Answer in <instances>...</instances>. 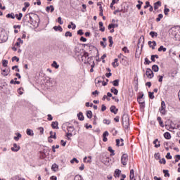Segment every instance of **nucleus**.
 Here are the masks:
<instances>
[{"instance_id": "nucleus-1", "label": "nucleus", "mask_w": 180, "mask_h": 180, "mask_svg": "<svg viewBox=\"0 0 180 180\" xmlns=\"http://www.w3.org/2000/svg\"><path fill=\"white\" fill-rule=\"evenodd\" d=\"M127 162H129V155L126 153H124L121 157V163L122 165H127Z\"/></svg>"}, {"instance_id": "nucleus-2", "label": "nucleus", "mask_w": 180, "mask_h": 180, "mask_svg": "<svg viewBox=\"0 0 180 180\" xmlns=\"http://www.w3.org/2000/svg\"><path fill=\"white\" fill-rule=\"evenodd\" d=\"M82 61L84 63V64L89 63V53H88V52H84L82 56Z\"/></svg>"}, {"instance_id": "nucleus-3", "label": "nucleus", "mask_w": 180, "mask_h": 180, "mask_svg": "<svg viewBox=\"0 0 180 180\" xmlns=\"http://www.w3.org/2000/svg\"><path fill=\"white\" fill-rule=\"evenodd\" d=\"M8 40V34L5 31H0V41L5 43Z\"/></svg>"}, {"instance_id": "nucleus-4", "label": "nucleus", "mask_w": 180, "mask_h": 180, "mask_svg": "<svg viewBox=\"0 0 180 180\" xmlns=\"http://www.w3.org/2000/svg\"><path fill=\"white\" fill-rule=\"evenodd\" d=\"M167 108V106L165 105V101H162L161 102V107L159 109L160 110V112L162 114V115H165L167 113V110H165Z\"/></svg>"}, {"instance_id": "nucleus-5", "label": "nucleus", "mask_w": 180, "mask_h": 180, "mask_svg": "<svg viewBox=\"0 0 180 180\" xmlns=\"http://www.w3.org/2000/svg\"><path fill=\"white\" fill-rule=\"evenodd\" d=\"M122 126L124 129H129V117L126 116L122 118Z\"/></svg>"}, {"instance_id": "nucleus-6", "label": "nucleus", "mask_w": 180, "mask_h": 180, "mask_svg": "<svg viewBox=\"0 0 180 180\" xmlns=\"http://www.w3.org/2000/svg\"><path fill=\"white\" fill-rule=\"evenodd\" d=\"M146 76L148 77V78H149L150 79H151V78H153V77H154V72L150 68L146 69Z\"/></svg>"}, {"instance_id": "nucleus-7", "label": "nucleus", "mask_w": 180, "mask_h": 180, "mask_svg": "<svg viewBox=\"0 0 180 180\" xmlns=\"http://www.w3.org/2000/svg\"><path fill=\"white\" fill-rule=\"evenodd\" d=\"M148 44L149 46V47H150L152 49V50H155V46H157V42H155V41H149L148 42Z\"/></svg>"}, {"instance_id": "nucleus-8", "label": "nucleus", "mask_w": 180, "mask_h": 180, "mask_svg": "<svg viewBox=\"0 0 180 180\" xmlns=\"http://www.w3.org/2000/svg\"><path fill=\"white\" fill-rule=\"evenodd\" d=\"M110 110L112 113H114V115H117V112H118V109L116 108V106L115 105H112L110 108Z\"/></svg>"}, {"instance_id": "nucleus-9", "label": "nucleus", "mask_w": 180, "mask_h": 180, "mask_svg": "<svg viewBox=\"0 0 180 180\" xmlns=\"http://www.w3.org/2000/svg\"><path fill=\"white\" fill-rule=\"evenodd\" d=\"M108 136H109V132L108 131H104V133L103 134V141H104V143H106V141H108Z\"/></svg>"}, {"instance_id": "nucleus-10", "label": "nucleus", "mask_w": 180, "mask_h": 180, "mask_svg": "<svg viewBox=\"0 0 180 180\" xmlns=\"http://www.w3.org/2000/svg\"><path fill=\"white\" fill-rule=\"evenodd\" d=\"M18 150H20V146H18V144L14 143L13 147L11 148V150L14 151L15 153H18Z\"/></svg>"}, {"instance_id": "nucleus-11", "label": "nucleus", "mask_w": 180, "mask_h": 180, "mask_svg": "<svg viewBox=\"0 0 180 180\" xmlns=\"http://www.w3.org/2000/svg\"><path fill=\"white\" fill-rule=\"evenodd\" d=\"M120 174H122V171H120L119 169H116L114 172L115 178H119V176H120Z\"/></svg>"}, {"instance_id": "nucleus-12", "label": "nucleus", "mask_w": 180, "mask_h": 180, "mask_svg": "<svg viewBox=\"0 0 180 180\" xmlns=\"http://www.w3.org/2000/svg\"><path fill=\"white\" fill-rule=\"evenodd\" d=\"M154 10L157 11V9H158V8H160V6H161V2L160 1L154 3Z\"/></svg>"}, {"instance_id": "nucleus-13", "label": "nucleus", "mask_w": 180, "mask_h": 180, "mask_svg": "<svg viewBox=\"0 0 180 180\" xmlns=\"http://www.w3.org/2000/svg\"><path fill=\"white\" fill-rule=\"evenodd\" d=\"M153 144L155 145V148H158V147H161V144L158 142V139H156L153 141Z\"/></svg>"}, {"instance_id": "nucleus-14", "label": "nucleus", "mask_w": 180, "mask_h": 180, "mask_svg": "<svg viewBox=\"0 0 180 180\" xmlns=\"http://www.w3.org/2000/svg\"><path fill=\"white\" fill-rule=\"evenodd\" d=\"M50 9L51 13L54 12V6L53 5H51L50 6H47L46 8V12H50Z\"/></svg>"}, {"instance_id": "nucleus-15", "label": "nucleus", "mask_w": 180, "mask_h": 180, "mask_svg": "<svg viewBox=\"0 0 180 180\" xmlns=\"http://www.w3.org/2000/svg\"><path fill=\"white\" fill-rule=\"evenodd\" d=\"M52 171H54V172H57L58 171V165L57 164H53L51 167Z\"/></svg>"}, {"instance_id": "nucleus-16", "label": "nucleus", "mask_w": 180, "mask_h": 180, "mask_svg": "<svg viewBox=\"0 0 180 180\" xmlns=\"http://www.w3.org/2000/svg\"><path fill=\"white\" fill-rule=\"evenodd\" d=\"M152 70L154 72H158V71H160V68L157 65H153L152 66Z\"/></svg>"}, {"instance_id": "nucleus-17", "label": "nucleus", "mask_w": 180, "mask_h": 180, "mask_svg": "<svg viewBox=\"0 0 180 180\" xmlns=\"http://www.w3.org/2000/svg\"><path fill=\"white\" fill-rule=\"evenodd\" d=\"M110 92H112V94H114V95H117V94H119V90H117L116 88L115 87H112L110 89Z\"/></svg>"}, {"instance_id": "nucleus-18", "label": "nucleus", "mask_w": 180, "mask_h": 180, "mask_svg": "<svg viewBox=\"0 0 180 180\" xmlns=\"http://www.w3.org/2000/svg\"><path fill=\"white\" fill-rule=\"evenodd\" d=\"M53 30L56 31V32H63V27H61V26H54L53 27Z\"/></svg>"}, {"instance_id": "nucleus-19", "label": "nucleus", "mask_w": 180, "mask_h": 180, "mask_svg": "<svg viewBox=\"0 0 180 180\" xmlns=\"http://www.w3.org/2000/svg\"><path fill=\"white\" fill-rule=\"evenodd\" d=\"M20 44H23V40H22V39L20 38H18V41L15 43V46H17L18 47H20Z\"/></svg>"}, {"instance_id": "nucleus-20", "label": "nucleus", "mask_w": 180, "mask_h": 180, "mask_svg": "<svg viewBox=\"0 0 180 180\" xmlns=\"http://www.w3.org/2000/svg\"><path fill=\"white\" fill-rule=\"evenodd\" d=\"M158 122H159V124L161 127H164V122H162V120L161 119V117H158L157 118Z\"/></svg>"}, {"instance_id": "nucleus-21", "label": "nucleus", "mask_w": 180, "mask_h": 180, "mask_svg": "<svg viewBox=\"0 0 180 180\" xmlns=\"http://www.w3.org/2000/svg\"><path fill=\"white\" fill-rule=\"evenodd\" d=\"M52 67H53V68H56V70H58V68H60V65L57 64V62L56 60H54L52 63Z\"/></svg>"}, {"instance_id": "nucleus-22", "label": "nucleus", "mask_w": 180, "mask_h": 180, "mask_svg": "<svg viewBox=\"0 0 180 180\" xmlns=\"http://www.w3.org/2000/svg\"><path fill=\"white\" fill-rule=\"evenodd\" d=\"M51 127L53 129H58V122H57V121L53 122L51 124Z\"/></svg>"}, {"instance_id": "nucleus-23", "label": "nucleus", "mask_w": 180, "mask_h": 180, "mask_svg": "<svg viewBox=\"0 0 180 180\" xmlns=\"http://www.w3.org/2000/svg\"><path fill=\"white\" fill-rule=\"evenodd\" d=\"M27 136H34V133H33V130L30 129H27V131H26Z\"/></svg>"}, {"instance_id": "nucleus-24", "label": "nucleus", "mask_w": 180, "mask_h": 180, "mask_svg": "<svg viewBox=\"0 0 180 180\" xmlns=\"http://www.w3.org/2000/svg\"><path fill=\"white\" fill-rule=\"evenodd\" d=\"M164 137L165 139H166L167 140H169L171 139V134H169V132H165L164 134Z\"/></svg>"}, {"instance_id": "nucleus-25", "label": "nucleus", "mask_w": 180, "mask_h": 180, "mask_svg": "<svg viewBox=\"0 0 180 180\" xmlns=\"http://www.w3.org/2000/svg\"><path fill=\"white\" fill-rule=\"evenodd\" d=\"M150 36H151L152 38H154V37H157L158 36V33L154 32V31H151L150 33H149Z\"/></svg>"}, {"instance_id": "nucleus-26", "label": "nucleus", "mask_w": 180, "mask_h": 180, "mask_svg": "<svg viewBox=\"0 0 180 180\" xmlns=\"http://www.w3.org/2000/svg\"><path fill=\"white\" fill-rule=\"evenodd\" d=\"M15 16L18 19V20H22V18H23V14L22 13H20L19 14H15Z\"/></svg>"}, {"instance_id": "nucleus-27", "label": "nucleus", "mask_w": 180, "mask_h": 180, "mask_svg": "<svg viewBox=\"0 0 180 180\" xmlns=\"http://www.w3.org/2000/svg\"><path fill=\"white\" fill-rule=\"evenodd\" d=\"M158 51L165 53V51H167V48L164 47V46H160V48H158Z\"/></svg>"}, {"instance_id": "nucleus-28", "label": "nucleus", "mask_w": 180, "mask_h": 180, "mask_svg": "<svg viewBox=\"0 0 180 180\" xmlns=\"http://www.w3.org/2000/svg\"><path fill=\"white\" fill-rule=\"evenodd\" d=\"M75 129L74 128V126H69L68 127V133H72Z\"/></svg>"}, {"instance_id": "nucleus-29", "label": "nucleus", "mask_w": 180, "mask_h": 180, "mask_svg": "<svg viewBox=\"0 0 180 180\" xmlns=\"http://www.w3.org/2000/svg\"><path fill=\"white\" fill-rule=\"evenodd\" d=\"M109 40V47H112L113 46V38L112 37H108Z\"/></svg>"}, {"instance_id": "nucleus-30", "label": "nucleus", "mask_w": 180, "mask_h": 180, "mask_svg": "<svg viewBox=\"0 0 180 180\" xmlns=\"http://www.w3.org/2000/svg\"><path fill=\"white\" fill-rule=\"evenodd\" d=\"M6 18H11V19H15V13H8V14L6 15Z\"/></svg>"}, {"instance_id": "nucleus-31", "label": "nucleus", "mask_w": 180, "mask_h": 180, "mask_svg": "<svg viewBox=\"0 0 180 180\" xmlns=\"http://www.w3.org/2000/svg\"><path fill=\"white\" fill-rule=\"evenodd\" d=\"M77 117L79 119V120H84V115L82 114V112H79L77 114Z\"/></svg>"}, {"instance_id": "nucleus-32", "label": "nucleus", "mask_w": 180, "mask_h": 180, "mask_svg": "<svg viewBox=\"0 0 180 180\" xmlns=\"http://www.w3.org/2000/svg\"><path fill=\"white\" fill-rule=\"evenodd\" d=\"M86 116H87L88 119H92V111L88 110L86 112Z\"/></svg>"}, {"instance_id": "nucleus-33", "label": "nucleus", "mask_w": 180, "mask_h": 180, "mask_svg": "<svg viewBox=\"0 0 180 180\" xmlns=\"http://www.w3.org/2000/svg\"><path fill=\"white\" fill-rule=\"evenodd\" d=\"M164 18V15L159 14L156 18V22H160Z\"/></svg>"}, {"instance_id": "nucleus-34", "label": "nucleus", "mask_w": 180, "mask_h": 180, "mask_svg": "<svg viewBox=\"0 0 180 180\" xmlns=\"http://www.w3.org/2000/svg\"><path fill=\"white\" fill-rule=\"evenodd\" d=\"M119 82H120V80L119 79H115L112 82V85L114 86H119Z\"/></svg>"}, {"instance_id": "nucleus-35", "label": "nucleus", "mask_w": 180, "mask_h": 180, "mask_svg": "<svg viewBox=\"0 0 180 180\" xmlns=\"http://www.w3.org/2000/svg\"><path fill=\"white\" fill-rule=\"evenodd\" d=\"M20 138H22V134H20V133H18L17 136H14V140H15V141H18Z\"/></svg>"}, {"instance_id": "nucleus-36", "label": "nucleus", "mask_w": 180, "mask_h": 180, "mask_svg": "<svg viewBox=\"0 0 180 180\" xmlns=\"http://www.w3.org/2000/svg\"><path fill=\"white\" fill-rule=\"evenodd\" d=\"M155 160H161V156L160 155V153H155L154 155Z\"/></svg>"}, {"instance_id": "nucleus-37", "label": "nucleus", "mask_w": 180, "mask_h": 180, "mask_svg": "<svg viewBox=\"0 0 180 180\" xmlns=\"http://www.w3.org/2000/svg\"><path fill=\"white\" fill-rule=\"evenodd\" d=\"M65 37H72V33L71 32L68 31L65 34Z\"/></svg>"}, {"instance_id": "nucleus-38", "label": "nucleus", "mask_w": 180, "mask_h": 180, "mask_svg": "<svg viewBox=\"0 0 180 180\" xmlns=\"http://www.w3.org/2000/svg\"><path fill=\"white\" fill-rule=\"evenodd\" d=\"M10 84H14V85H19V84H20V82L11 79Z\"/></svg>"}, {"instance_id": "nucleus-39", "label": "nucleus", "mask_w": 180, "mask_h": 180, "mask_svg": "<svg viewBox=\"0 0 180 180\" xmlns=\"http://www.w3.org/2000/svg\"><path fill=\"white\" fill-rule=\"evenodd\" d=\"M148 95H149L150 99H154V98H155L154 92L149 91L148 92Z\"/></svg>"}, {"instance_id": "nucleus-40", "label": "nucleus", "mask_w": 180, "mask_h": 180, "mask_svg": "<svg viewBox=\"0 0 180 180\" xmlns=\"http://www.w3.org/2000/svg\"><path fill=\"white\" fill-rule=\"evenodd\" d=\"M70 162H71L72 164H74L75 162H76V164H78V163L79 162V161L77 160V158H74L73 159H72V160H70Z\"/></svg>"}, {"instance_id": "nucleus-41", "label": "nucleus", "mask_w": 180, "mask_h": 180, "mask_svg": "<svg viewBox=\"0 0 180 180\" xmlns=\"http://www.w3.org/2000/svg\"><path fill=\"white\" fill-rule=\"evenodd\" d=\"M151 6V4H150V1H146V5L144 6V9H147V8H150Z\"/></svg>"}, {"instance_id": "nucleus-42", "label": "nucleus", "mask_w": 180, "mask_h": 180, "mask_svg": "<svg viewBox=\"0 0 180 180\" xmlns=\"http://www.w3.org/2000/svg\"><path fill=\"white\" fill-rule=\"evenodd\" d=\"M74 180H84V179H82V176H81L80 175H76Z\"/></svg>"}, {"instance_id": "nucleus-43", "label": "nucleus", "mask_w": 180, "mask_h": 180, "mask_svg": "<svg viewBox=\"0 0 180 180\" xmlns=\"http://www.w3.org/2000/svg\"><path fill=\"white\" fill-rule=\"evenodd\" d=\"M163 174H165V176H169V171L168 170H167V169H164L163 170Z\"/></svg>"}, {"instance_id": "nucleus-44", "label": "nucleus", "mask_w": 180, "mask_h": 180, "mask_svg": "<svg viewBox=\"0 0 180 180\" xmlns=\"http://www.w3.org/2000/svg\"><path fill=\"white\" fill-rule=\"evenodd\" d=\"M108 151H110V153H111V155H115V150H113V149L112 148V147H108Z\"/></svg>"}, {"instance_id": "nucleus-45", "label": "nucleus", "mask_w": 180, "mask_h": 180, "mask_svg": "<svg viewBox=\"0 0 180 180\" xmlns=\"http://www.w3.org/2000/svg\"><path fill=\"white\" fill-rule=\"evenodd\" d=\"M166 158L167 160H172V156L171 155V153H167L166 155Z\"/></svg>"}, {"instance_id": "nucleus-46", "label": "nucleus", "mask_w": 180, "mask_h": 180, "mask_svg": "<svg viewBox=\"0 0 180 180\" xmlns=\"http://www.w3.org/2000/svg\"><path fill=\"white\" fill-rule=\"evenodd\" d=\"M137 101H138L139 103H140L141 105H143V103H144V99H143V98H137Z\"/></svg>"}, {"instance_id": "nucleus-47", "label": "nucleus", "mask_w": 180, "mask_h": 180, "mask_svg": "<svg viewBox=\"0 0 180 180\" xmlns=\"http://www.w3.org/2000/svg\"><path fill=\"white\" fill-rule=\"evenodd\" d=\"M103 123H104V124H110V120L105 119L103 120Z\"/></svg>"}, {"instance_id": "nucleus-48", "label": "nucleus", "mask_w": 180, "mask_h": 180, "mask_svg": "<svg viewBox=\"0 0 180 180\" xmlns=\"http://www.w3.org/2000/svg\"><path fill=\"white\" fill-rule=\"evenodd\" d=\"M160 164H164L165 165L167 163V161L165 160V158H162L159 161Z\"/></svg>"}, {"instance_id": "nucleus-49", "label": "nucleus", "mask_w": 180, "mask_h": 180, "mask_svg": "<svg viewBox=\"0 0 180 180\" xmlns=\"http://www.w3.org/2000/svg\"><path fill=\"white\" fill-rule=\"evenodd\" d=\"M58 23H59V25H63V23H64L61 17L58 18Z\"/></svg>"}, {"instance_id": "nucleus-50", "label": "nucleus", "mask_w": 180, "mask_h": 180, "mask_svg": "<svg viewBox=\"0 0 180 180\" xmlns=\"http://www.w3.org/2000/svg\"><path fill=\"white\" fill-rule=\"evenodd\" d=\"M2 64H3V67H7L8 66V60H4Z\"/></svg>"}, {"instance_id": "nucleus-51", "label": "nucleus", "mask_w": 180, "mask_h": 180, "mask_svg": "<svg viewBox=\"0 0 180 180\" xmlns=\"http://www.w3.org/2000/svg\"><path fill=\"white\" fill-rule=\"evenodd\" d=\"M82 8L83 9L82 10V12H84V13L86 12V5L82 4Z\"/></svg>"}, {"instance_id": "nucleus-52", "label": "nucleus", "mask_w": 180, "mask_h": 180, "mask_svg": "<svg viewBox=\"0 0 180 180\" xmlns=\"http://www.w3.org/2000/svg\"><path fill=\"white\" fill-rule=\"evenodd\" d=\"M115 24H110L108 25V30H110V29H115Z\"/></svg>"}, {"instance_id": "nucleus-53", "label": "nucleus", "mask_w": 180, "mask_h": 180, "mask_svg": "<svg viewBox=\"0 0 180 180\" xmlns=\"http://www.w3.org/2000/svg\"><path fill=\"white\" fill-rule=\"evenodd\" d=\"M38 130H39V132L41 133V134H43L44 133V128L43 127L38 128Z\"/></svg>"}, {"instance_id": "nucleus-54", "label": "nucleus", "mask_w": 180, "mask_h": 180, "mask_svg": "<svg viewBox=\"0 0 180 180\" xmlns=\"http://www.w3.org/2000/svg\"><path fill=\"white\" fill-rule=\"evenodd\" d=\"M168 12H169V8H165L164 9V13L165 15H168Z\"/></svg>"}, {"instance_id": "nucleus-55", "label": "nucleus", "mask_w": 180, "mask_h": 180, "mask_svg": "<svg viewBox=\"0 0 180 180\" xmlns=\"http://www.w3.org/2000/svg\"><path fill=\"white\" fill-rule=\"evenodd\" d=\"M12 61H17V63H18L19 58H18L17 56H14L12 58Z\"/></svg>"}, {"instance_id": "nucleus-56", "label": "nucleus", "mask_w": 180, "mask_h": 180, "mask_svg": "<svg viewBox=\"0 0 180 180\" xmlns=\"http://www.w3.org/2000/svg\"><path fill=\"white\" fill-rule=\"evenodd\" d=\"M158 78H159V79H158L159 82H162V79H164V76L159 75V76H158Z\"/></svg>"}, {"instance_id": "nucleus-57", "label": "nucleus", "mask_w": 180, "mask_h": 180, "mask_svg": "<svg viewBox=\"0 0 180 180\" xmlns=\"http://www.w3.org/2000/svg\"><path fill=\"white\" fill-rule=\"evenodd\" d=\"M105 110H106V106L105 105V104H103L101 105V112H105Z\"/></svg>"}, {"instance_id": "nucleus-58", "label": "nucleus", "mask_w": 180, "mask_h": 180, "mask_svg": "<svg viewBox=\"0 0 180 180\" xmlns=\"http://www.w3.org/2000/svg\"><path fill=\"white\" fill-rule=\"evenodd\" d=\"M77 34H79V36H82V34H84V32L82 31V30H79L77 31Z\"/></svg>"}, {"instance_id": "nucleus-59", "label": "nucleus", "mask_w": 180, "mask_h": 180, "mask_svg": "<svg viewBox=\"0 0 180 180\" xmlns=\"http://www.w3.org/2000/svg\"><path fill=\"white\" fill-rule=\"evenodd\" d=\"M150 63H151V61H150V60H148V58H145V64H148V65H150Z\"/></svg>"}, {"instance_id": "nucleus-60", "label": "nucleus", "mask_w": 180, "mask_h": 180, "mask_svg": "<svg viewBox=\"0 0 180 180\" xmlns=\"http://www.w3.org/2000/svg\"><path fill=\"white\" fill-rule=\"evenodd\" d=\"M112 66L114 67V68H116V67H119V63H115V62H113L112 63Z\"/></svg>"}, {"instance_id": "nucleus-61", "label": "nucleus", "mask_w": 180, "mask_h": 180, "mask_svg": "<svg viewBox=\"0 0 180 180\" xmlns=\"http://www.w3.org/2000/svg\"><path fill=\"white\" fill-rule=\"evenodd\" d=\"M80 41H83L84 43H85V41H86V38L81 37Z\"/></svg>"}, {"instance_id": "nucleus-62", "label": "nucleus", "mask_w": 180, "mask_h": 180, "mask_svg": "<svg viewBox=\"0 0 180 180\" xmlns=\"http://www.w3.org/2000/svg\"><path fill=\"white\" fill-rule=\"evenodd\" d=\"M48 120H49V121L53 120V116H51V115H50V114L48 115Z\"/></svg>"}, {"instance_id": "nucleus-63", "label": "nucleus", "mask_w": 180, "mask_h": 180, "mask_svg": "<svg viewBox=\"0 0 180 180\" xmlns=\"http://www.w3.org/2000/svg\"><path fill=\"white\" fill-rule=\"evenodd\" d=\"M129 178L131 180H136V179H134V174H129Z\"/></svg>"}, {"instance_id": "nucleus-64", "label": "nucleus", "mask_w": 180, "mask_h": 180, "mask_svg": "<svg viewBox=\"0 0 180 180\" xmlns=\"http://www.w3.org/2000/svg\"><path fill=\"white\" fill-rule=\"evenodd\" d=\"M51 180H57V176H51V178H50Z\"/></svg>"}]
</instances>
